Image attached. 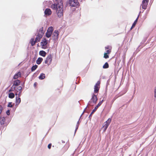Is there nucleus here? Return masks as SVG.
<instances>
[{
	"mask_svg": "<svg viewBox=\"0 0 156 156\" xmlns=\"http://www.w3.org/2000/svg\"><path fill=\"white\" fill-rule=\"evenodd\" d=\"M62 1H60L58 4H53L51 6V8L53 9L56 10L57 16L59 18L63 17V8Z\"/></svg>",
	"mask_w": 156,
	"mask_h": 156,
	"instance_id": "f257e3e1",
	"label": "nucleus"
},
{
	"mask_svg": "<svg viewBox=\"0 0 156 156\" xmlns=\"http://www.w3.org/2000/svg\"><path fill=\"white\" fill-rule=\"evenodd\" d=\"M98 99L96 95H95L94 94H92V98L88 102V105L87 107L84 109V111L86 109L88 106H93L95 105Z\"/></svg>",
	"mask_w": 156,
	"mask_h": 156,
	"instance_id": "f03ea898",
	"label": "nucleus"
},
{
	"mask_svg": "<svg viewBox=\"0 0 156 156\" xmlns=\"http://www.w3.org/2000/svg\"><path fill=\"white\" fill-rule=\"evenodd\" d=\"M69 5L73 7H78L80 5L79 3L78 0H69Z\"/></svg>",
	"mask_w": 156,
	"mask_h": 156,
	"instance_id": "7ed1b4c3",
	"label": "nucleus"
},
{
	"mask_svg": "<svg viewBox=\"0 0 156 156\" xmlns=\"http://www.w3.org/2000/svg\"><path fill=\"white\" fill-rule=\"evenodd\" d=\"M111 121V119L109 118L108 120L105 122L103 124V131L105 132L107 129L108 126L110 124Z\"/></svg>",
	"mask_w": 156,
	"mask_h": 156,
	"instance_id": "20e7f679",
	"label": "nucleus"
},
{
	"mask_svg": "<svg viewBox=\"0 0 156 156\" xmlns=\"http://www.w3.org/2000/svg\"><path fill=\"white\" fill-rule=\"evenodd\" d=\"M59 34V32L57 30H55L54 32L52 33V38L53 40L56 41L58 39V37Z\"/></svg>",
	"mask_w": 156,
	"mask_h": 156,
	"instance_id": "39448f33",
	"label": "nucleus"
},
{
	"mask_svg": "<svg viewBox=\"0 0 156 156\" xmlns=\"http://www.w3.org/2000/svg\"><path fill=\"white\" fill-rule=\"evenodd\" d=\"M103 101L104 100H102L101 101H100L99 102V103L97 104V105L94 108V109H93V110L90 113V114L89 115V118L90 119H91L92 115L94 113L95 111H96L97 109V108L99 107L101 105V104L103 102Z\"/></svg>",
	"mask_w": 156,
	"mask_h": 156,
	"instance_id": "423d86ee",
	"label": "nucleus"
},
{
	"mask_svg": "<svg viewBox=\"0 0 156 156\" xmlns=\"http://www.w3.org/2000/svg\"><path fill=\"white\" fill-rule=\"evenodd\" d=\"M52 61V57L51 54H49L47 56L45 61V63L49 65L51 63Z\"/></svg>",
	"mask_w": 156,
	"mask_h": 156,
	"instance_id": "0eeeda50",
	"label": "nucleus"
},
{
	"mask_svg": "<svg viewBox=\"0 0 156 156\" xmlns=\"http://www.w3.org/2000/svg\"><path fill=\"white\" fill-rule=\"evenodd\" d=\"M47 41L45 38H43L42 40L41 43V45L42 46V48L44 49H46L48 48L47 46Z\"/></svg>",
	"mask_w": 156,
	"mask_h": 156,
	"instance_id": "6e6552de",
	"label": "nucleus"
},
{
	"mask_svg": "<svg viewBox=\"0 0 156 156\" xmlns=\"http://www.w3.org/2000/svg\"><path fill=\"white\" fill-rule=\"evenodd\" d=\"M149 0H143L142 2V8L144 9H146Z\"/></svg>",
	"mask_w": 156,
	"mask_h": 156,
	"instance_id": "1a4fd4ad",
	"label": "nucleus"
},
{
	"mask_svg": "<svg viewBox=\"0 0 156 156\" xmlns=\"http://www.w3.org/2000/svg\"><path fill=\"white\" fill-rule=\"evenodd\" d=\"M100 81H98L95 85L94 86V93H98V92L99 88L98 86L100 85Z\"/></svg>",
	"mask_w": 156,
	"mask_h": 156,
	"instance_id": "9d476101",
	"label": "nucleus"
},
{
	"mask_svg": "<svg viewBox=\"0 0 156 156\" xmlns=\"http://www.w3.org/2000/svg\"><path fill=\"white\" fill-rule=\"evenodd\" d=\"M44 14L47 16H49L51 14V9L49 8H47L44 11Z\"/></svg>",
	"mask_w": 156,
	"mask_h": 156,
	"instance_id": "9b49d317",
	"label": "nucleus"
},
{
	"mask_svg": "<svg viewBox=\"0 0 156 156\" xmlns=\"http://www.w3.org/2000/svg\"><path fill=\"white\" fill-rule=\"evenodd\" d=\"M16 89L18 90V97H20L22 93V87L21 86H19L17 87Z\"/></svg>",
	"mask_w": 156,
	"mask_h": 156,
	"instance_id": "f8f14e48",
	"label": "nucleus"
},
{
	"mask_svg": "<svg viewBox=\"0 0 156 156\" xmlns=\"http://www.w3.org/2000/svg\"><path fill=\"white\" fill-rule=\"evenodd\" d=\"M20 81L19 80H16L14 81L13 83L12 86H13L14 87H16V86H18L19 85L20 83Z\"/></svg>",
	"mask_w": 156,
	"mask_h": 156,
	"instance_id": "ddd939ff",
	"label": "nucleus"
},
{
	"mask_svg": "<svg viewBox=\"0 0 156 156\" xmlns=\"http://www.w3.org/2000/svg\"><path fill=\"white\" fill-rule=\"evenodd\" d=\"M84 111H85L84 110L83 111V112L82 113L81 115V116H80V119H79L78 121L77 122V124H76V129H75V133L76 132L77 130L78 129V128L79 126V124H80V118H81L82 115L83 114V113L84 112Z\"/></svg>",
	"mask_w": 156,
	"mask_h": 156,
	"instance_id": "4468645a",
	"label": "nucleus"
},
{
	"mask_svg": "<svg viewBox=\"0 0 156 156\" xmlns=\"http://www.w3.org/2000/svg\"><path fill=\"white\" fill-rule=\"evenodd\" d=\"M43 36L41 35V34H37V37L35 39V42H39L40 41L41 39L42 38Z\"/></svg>",
	"mask_w": 156,
	"mask_h": 156,
	"instance_id": "2eb2a0df",
	"label": "nucleus"
},
{
	"mask_svg": "<svg viewBox=\"0 0 156 156\" xmlns=\"http://www.w3.org/2000/svg\"><path fill=\"white\" fill-rule=\"evenodd\" d=\"M16 105H18L21 102V99L20 97H18L17 96H16Z\"/></svg>",
	"mask_w": 156,
	"mask_h": 156,
	"instance_id": "dca6fc26",
	"label": "nucleus"
},
{
	"mask_svg": "<svg viewBox=\"0 0 156 156\" xmlns=\"http://www.w3.org/2000/svg\"><path fill=\"white\" fill-rule=\"evenodd\" d=\"M38 34H41V35L43 36L44 33L43 31V27L40 28L39 30L37 31Z\"/></svg>",
	"mask_w": 156,
	"mask_h": 156,
	"instance_id": "f3484780",
	"label": "nucleus"
},
{
	"mask_svg": "<svg viewBox=\"0 0 156 156\" xmlns=\"http://www.w3.org/2000/svg\"><path fill=\"white\" fill-rule=\"evenodd\" d=\"M5 119L4 117L0 118V124L2 125H3L5 123Z\"/></svg>",
	"mask_w": 156,
	"mask_h": 156,
	"instance_id": "a211bd4d",
	"label": "nucleus"
},
{
	"mask_svg": "<svg viewBox=\"0 0 156 156\" xmlns=\"http://www.w3.org/2000/svg\"><path fill=\"white\" fill-rule=\"evenodd\" d=\"M139 16V15L138 16V17H137V18H136V20H135V21L133 23L132 25L130 28L131 30L132 28H134L135 27V25L137 22V20H138V19Z\"/></svg>",
	"mask_w": 156,
	"mask_h": 156,
	"instance_id": "6ab92c4d",
	"label": "nucleus"
},
{
	"mask_svg": "<svg viewBox=\"0 0 156 156\" xmlns=\"http://www.w3.org/2000/svg\"><path fill=\"white\" fill-rule=\"evenodd\" d=\"M39 54L40 55L44 57L46 55V53L45 51L41 50L39 51Z\"/></svg>",
	"mask_w": 156,
	"mask_h": 156,
	"instance_id": "aec40b11",
	"label": "nucleus"
},
{
	"mask_svg": "<svg viewBox=\"0 0 156 156\" xmlns=\"http://www.w3.org/2000/svg\"><path fill=\"white\" fill-rule=\"evenodd\" d=\"M43 59L42 58L39 57L36 60V63L37 64H40L43 61Z\"/></svg>",
	"mask_w": 156,
	"mask_h": 156,
	"instance_id": "412c9836",
	"label": "nucleus"
},
{
	"mask_svg": "<svg viewBox=\"0 0 156 156\" xmlns=\"http://www.w3.org/2000/svg\"><path fill=\"white\" fill-rule=\"evenodd\" d=\"M21 73L20 72L17 73L15 74L13 77V79H17L19 76H20Z\"/></svg>",
	"mask_w": 156,
	"mask_h": 156,
	"instance_id": "4be33fe9",
	"label": "nucleus"
},
{
	"mask_svg": "<svg viewBox=\"0 0 156 156\" xmlns=\"http://www.w3.org/2000/svg\"><path fill=\"white\" fill-rule=\"evenodd\" d=\"M45 74L43 73H41L39 76V78L40 80H43L45 78Z\"/></svg>",
	"mask_w": 156,
	"mask_h": 156,
	"instance_id": "5701e85b",
	"label": "nucleus"
},
{
	"mask_svg": "<svg viewBox=\"0 0 156 156\" xmlns=\"http://www.w3.org/2000/svg\"><path fill=\"white\" fill-rule=\"evenodd\" d=\"M30 42L31 44V46H33L35 45V43L37 42H35V40L34 41V39L32 38L31 39Z\"/></svg>",
	"mask_w": 156,
	"mask_h": 156,
	"instance_id": "b1692460",
	"label": "nucleus"
},
{
	"mask_svg": "<svg viewBox=\"0 0 156 156\" xmlns=\"http://www.w3.org/2000/svg\"><path fill=\"white\" fill-rule=\"evenodd\" d=\"M17 87H14L13 86H12L11 87V89L9 90V92H11L12 91H13L14 90H17L16 89Z\"/></svg>",
	"mask_w": 156,
	"mask_h": 156,
	"instance_id": "393cba45",
	"label": "nucleus"
},
{
	"mask_svg": "<svg viewBox=\"0 0 156 156\" xmlns=\"http://www.w3.org/2000/svg\"><path fill=\"white\" fill-rule=\"evenodd\" d=\"M8 97L10 98H13L15 97V94L13 93H10L9 94Z\"/></svg>",
	"mask_w": 156,
	"mask_h": 156,
	"instance_id": "a878e982",
	"label": "nucleus"
},
{
	"mask_svg": "<svg viewBox=\"0 0 156 156\" xmlns=\"http://www.w3.org/2000/svg\"><path fill=\"white\" fill-rule=\"evenodd\" d=\"M53 28L52 27H50L48 28L47 31L49 32L53 33Z\"/></svg>",
	"mask_w": 156,
	"mask_h": 156,
	"instance_id": "bb28decb",
	"label": "nucleus"
},
{
	"mask_svg": "<svg viewBox=\"0 0 156 156\" xmlns=\"http://www.w3.org/2000/svg\"><path fill=\"white\" fill-rule=\"evenodd\" d=\"M52 33L47 31L46 33V36L47 38H49L51 35Z\"/></svg>",
	"mask_w": 156,
	"mask_h": 156,
	"instance_id": "cd10ccee",
	"label": "nucleus"
},
{
	"mask_svg": "<svg viewBox=\"0 0 156 156\" xmlns=\"http://www.w3.org/2000/svg\"><path fill=\"white\" fill-rule=\"evenodd\" d=\"M37 65H35L32 66L31 68V70L32 72L34 71L37 67Z\"/></svg>",
	"mask_w": 156,
	"mask_h": 156,
	"instance_id": "c85d7f7f",
	"label": "nucleus"
},
{
	"mask_svg": "<svg viewBox=\"0 0 156 156\" xmlns=\"http://www.w3.org/2000/svg\"><path fill=\"white\" fill-rule=\"evenodd\" d=\"M108 64L107 62H106L103 66V68L104 69H107L108 68Z\"/></svg>",
	"mask_w": 156,
	"mask_h": 156,
	"instance_id": "c756f323",
	"label": "nucleus"
},
{
	"mask_svg": "<svg viewBox=\"0 0 156 156\" xmlns=\"http://www.w3.org/2000/svg\"><path fill=\"white\" fill-rule=\"evenodd\" d=\"M12 102H9L7 105V107L10 108H12L13 107V105H12Z\"/></svg>",
	"mask_w": 156,
	"mask_h": 156,
	"instance_id": "7c9ffc66",
	"label": "nucleus"
},
{
	"mask_svg": "<svg viewBox=\"0 0 156 156\" xmlns=\"http://www.w3.org/2000/svg\"><path fill=\"white\" fill-rule=\"evenodd\" d=\"M109 56L107 53H105L104 54V58H108Z\"/></svg>",
	"mask_w": 156,
	"mask_h": 156,
	"instance_id": "2f4dec72",
	"label": "nucleus"
},
{
	"mask_svg": "<svg viewBox=\"0 0 156 156\" xmlns=\"http://www.w3.org/2000/svg\"><path fill=\"white\" fill-rule=\"evenodd\" d=\"M6 113L7 115H9L10 114V110H7L6 112Z\"/></svg>",
	"mask_w": 156,
	"mask_h": 156,
	"instance_id": "473e14b6",
	"label": "nucleus"
},
{
	"mask_svg": "<svg viewBox=\"0 0 156 156\" xmlns=\"http://www.w3.org/2000/svg\"><path fill=\"white\" fill-rule=\"evenodd\" d=\"M3 109L2 107V106L0 105V114H1L2 112V110Z\"/></svg>",
	"mask_w": 156,
	"mask_h": 156,
	"instance_id": "72a5a7b5",
	"label": "nucleus"
},
{
	"mask_svg": "<svg viewBox=\"0 0 156 156\" xmlns=\"http://www.w3.org/2000/svg\"><path fill=\"white\" fill-rule=\"evenodd\" d=\"M51 144H49L48 146V148L49 149H50L51 148Z\"/></svg>",
	"mask_w": 156,
	"mask_h": 156,
	"instance_id": "f704fd0d",
	"label": "nucleus"
},
{
	"mask_svg": "<svg viewBox=\"0 0 156 156\" xmlns=\"http://www.w3.org/2000/svg\"><path fill=\"white\" fill-rule=\"evenodd\" d=\"M14 91H15V95L16 96H18V90Z\"/></svg>",
	"mask_w": 156,
	"mask_h": 156,
	"instance_id": "c9c22d12",
	"label": "nucleus"
},
{
	"mask_svg": "<svg viewBox=\"0 0 156 156\" xmlns=\"http://www.w3.org/2000/svg\"><path fill=\"white\" fill-rule=\"evenodd\" d=\"M110 52H111V51H110V50H107L106 51V53H107V54H109V53H110Z\"/></svg>",
	"mask_w": 156,
	"mask_h": 156,
	"instance_id": "e433bc0d",
	"label": "nucleus"
},
{
	"mask_svg": "<svg viewBox=\"0 0 156 156\" xmlns=\"http://www.w3.org/2000/svg\"><path fill=\"white\" fill-rule=\"evenodd\" d=\"M36 85H37V83L36 82H35L34 83V87H35L36 86Z\"/></svg>",
	"mask_w": 156,
	"mask_h": 156,
	"instance_id": "4c0bfd02",
	"label": "nucleus"
},
{
	"mask_svg": "<svg viewBox=\"0 0 156 156\" xmlns=\"http://www.w3.org/2000/svg\"><path fill=\"white\" fill-rule=\"evenodd\" d=\"M105 49H109L108 46H107V47H105Z\"/></svg>",
	"mask_w": 156,
	"mask_h": 156,
	"instance_id": "58836bf2",
	"label": "nucleus"
},
{
	"mask_svg": "<svg viewBox=\"0 0 156 156\" xmlns=\"http://www.w3.org/2000/svg\"><path fill=\"white\" fill-rule=\"evenodd\" d=\"M154 92H155V93L156 92V89H155Z\"/></svg>",
	"mask_w": 156,
	"mask_h": 156,
	"instance_id": "ea45409f",
	"label": "nucleus"
},
{
	"mask_svg": "<svg viewBox=\"0 0 156 156\" xmlns=\"http://www.w3.org/2000/svg\"><path fill=\"white\" fill-rule=\"evenodd\" d=\"M62 143H65V141H62Z\"/></svg>",
	"mask_w": 156,
	"mask_h": 156,
	"instance_id": "a19ab883",
	"label": "nucleus"
}]
</instances>
